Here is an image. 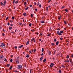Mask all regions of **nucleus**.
Returning <instances> with one entry per match:
<instances>
[{"label":"nucleus","instance_id":"423d86ee","mask_svg":"<svg viewBox=\"0 0 73 73\" xmlns=\"http://www.w3.org/2000/svg\"><path fill=\"white\" fill-rule=\"evenodd\" d=\"M6 2H7V1H6V0H5L4 2V3L3 4L4 6H5V4H6Z\"/></svg>","mask_w":73,"mask_h":73},{"label":"nucleus","instance_id":"6e6d98bb","mask_svg":"<svg viewBox=\"0 0 73 73\" xmlns=\"http://www.w3.org/2000/svg\"><path fill=\"white\" fill-rule=\"evenodd\" d=\"M10 62H12V59H11L10 60Z\"/></svg>","mask_w":73,"mask_h":73},{"label":"nucleus","instance_id":"6e6552de","mask_svg":"<svg viewBox=\"0 0 73 73\" xmlns=\"http://www.w3.org/2000/svg\"><path fill=\"white\" fill-rule=\"evenodd\" d=\"M42 59H43V56H42L40 58V61H42Z\"/></svg>","mask_w":73,"mask_h":73},{"label":"nucleus","instance_id":"f257e3e1","mask_svg":"<svg viewBox=\"0 0 73 73\" xmlns=\"http://www.w3.org/2000/svg\"><path fill=\"white\" fill-rule=\"evenodd\" d=\"M64 32V31H60H60H57L56 32V33L57 35H62L61 33H63Z\"/></svg>","mask_w":73,"mask_h":73},{"label":"nucleus","instance_id":"603ef678","mask_svg":"<svg viewBox=\"0 0 73 73\" xmlns=\"http://www.w3.org/2000/svg\"><path fill=\"white\" fill-rule=\"evenodd\" d=\"M15 0H13V4H14V3H15Z\"/></svg>","mask_w":73,"mask_h":73},{"label":"nucleus","instance_id":"0eeeda50","mask_svg":"<svg viewBox=\"0 0 73 73\" xmlns=\"http://www.w3.org/2000/svg\"><path fill=\"white\" fill-rule=\"evenodd\" d=\"M23 15H24V16L25 17L27 16V13H24L23 14Z\"/></svg>","mask_w":73,"mask_h":73},{"label":"nucleus","instance_id":"13d9d810","mask_svg":"<svg viewBox=\"0 0 73 73\" xmlns=\"http://www.w3.org/2000/svg\"><path fill=\"white\" fill-rule=\"evenodd\" d=\"M11 26V27L13 26V24H11L10 25Z\"/></svg>","mask_w":73,"mask_h":73},{"label":"nucleus","instance_id":"39448f33","mask_svg":"<svg viewBox=\"0 0 73 73\" xmlns=\"http://www.w3.org/2000/svg\"><path fill=\"white\" fill-rule=\"evenodd\" d=\"M0 58H1V59L3 58H4V56L2 55H1L0 56Z\"/></svg>","mask_w":73,"mask_h":73},{"label":"nucleus","instance_id":"bf43d9fd","mask_svg":"<svg viewBox=\"0 0 73 73\" xmlns=\"http://www.w3.org/2000/svg\"><path fill=\"white\" fill-rule=\"evenodd\" d=\"M2 35H3V36H5V34H4V33H2Z\"/></svg>","mask_w":73,"mask_h":73},{"label":"nucleus","instance_id":"8fccbe9b","mask_svg":"<svg viewBox=\"0 0 73 73\" xmlns=\"http://www.w3.org/2000/svg\"><path fill=\"white\" fill-rule=\"evenodd\" d=\"M51 45H52L53 46V45H54V43H51Z\"/></svg>","mask_w":73,"mask_h":73},{"label":"nucleus","instance_id":"774afa93","mask_svg":"<svg viewBox=\"0 0 73 73\" xmlns=\"http://www.w3.org/2000/svg\"><path fill=\"white\" fill-rule=\"evenodd\" d=\"M48 8H50V7H51V6H50L49 5L48 7Z\"/></svg>","mask_w":73,"mask_h":73},{"label":"nucleus","instance_id":"f3484780","mask_svg":"<svg viewBox=\"0 0 73 73\" xmlns=\"http://www.w3.org/2000/svg\"><path fill=\"white\" fill-rule=\"evenodd\" d=\"M29 8V7H27L26 8H25V10H27V9H28Z\"/></svg>","mask_w":73,"mask_h":73},{"label":"nucleus","instance_id":"bb28decb","mask_svg":"<svg viewBox=\"0 0 73 73\" xmlns=\"http://www.w3.org/2000/svg\"><path fill=\"white\" fill-rule=\"evenodd\" d=\"M51 54V51H50L49 52H48V54L49 55H50V54Z\"/></svg>","mask_w":73,"mask_h":73},{"label":"nucleus","instance_id":"864d4df0","mask_svg":"<svg viewBox=\"0 0 73 73\" xmlns=\"http://www.w3.org/2000/svg\"><path fill=\"white\" fill-rule=\"evenodd\" d=\"M17 46H15V49H17Z\"/></svg>","mask_w":73,"mask_h":73},{"label":"nucleus","instance_id":"1a4fd4ad","mask_svg":"<svg viewBox=\"0 0 73 73\" xmlns=\"http://www.w3.org/2000/svg\"><path fill=\"white\" fill-rule=\"evenodd\" d=\"M23 45H21L20 46H19L18 48H22V47H23Z\"/></svg>","mask_w":73,"mask_h":73},{"label":"nucleus","instance_id":"3c124183","mask_svg":"<svg viewBox=\"0 0 73 73\" xmlns=\"http://www.w3.org/2000/svg\"><path fill=\"white\" fill-rule=\"evenodd\" d=\"M7 25H9V23L8 22L7 23Z\"/></svg>","mask_w":73,"mask_h":73},{"label":"nucleus","instance_id":"5fc2aeb1","mask_svg":"<svg viewBox=\"0 0 73 73\" xmlns=\"http://www.w3.org/2000/svg\"><path fill=\"white\" fill-rule=\"evenodd\" d=\"M39 7H41V5H39Z\"/></svg>","mask_w":73,"mask_h":73},{"label":"nucleus","instance_id":"9b49d317","mask_svg":"<svg viewBox=\"0 0 73 73\" xmlns=\"http://www.w3.org/2000/svg\"><path fill=\"white\" fill-rule=\"evenodd\" d=\"M58 41L57 42H56V45H58Z\"/></svg>","mask_w":73,"mask_h":73},{"label":"nucleus","instance_id":"a878e982","mask_svg":"<svg viewBox=\"0 0 73 73\" xmlns=\"http://www.w3.org/2000/svg\"><path fill=\"white\" fill-rule=\"evenodd\" d=\"M61 66L62 67V68H65V66H64L63 65H61Z\"/></svg>","mask_w":73,"mask_h":73},{"label":"nucleus","instance_id":"f704fd0d","mask_svg":"<svg viewBox=\"0 0 73 73\" xmlns=\"http://www.w3.org/2000/svg\"><path fill=\"white\" fill-rule=\"evenodd\" d=\"M12 27H10L9 28V29L11 30V29H12Z\"/></svg>","mask_w":73,"mask_h":73},{"label":"nucleus","instance_id":"c9c22d12","mask_svg":"<svg viewBox=\"0 0 73 73\" xmlns=\"http://www.w3.org/2000/svg\"><path fill=\"white\" fill-rule=\"evenodd\" d=\"M55 53H56V51H55L54 52V53H53V55H54V54H55Z\"/></svg>","mask_w":73,"mask_h":73},{"label":"nucleus","instance_id":"49530a36","mask_svg":"<svg viewBox=\"0 0 73 73\" xmlns=\"http://www.w3.org/2000/svg\"><path fill=\"white\" fill-rule=\"evenodd\" d=\"M8 17H7L6 19V20H8Z\"/></svg>","mask_w":73,"mask_h":73},{"label":"nucleus","instance_id":"37998d69","mask_svg":"<svg viewBox=\"0 0 73 73\" xmlns=\"http://www.w3.org/2000/svg\"><path fill=\"white\" fill-rule=\"evenodd\" d=\"M35 11H37V9L36 8L35 9Z\"/></svg>","mask_w":73,"mask_h":73},{"label":"nucleus","instance_id":"dca6fc26","mask_svg":"<svg viewBox=\"0 0 73 73\" xmlns=\"http://www.w3.org/2000/svg\"><path fill=\"white\" fill-rule=\"evenodd\" d=\"M26 57H27V58L29 57V55L28 54V55H26Z\"/></svg>","mask_w":73,"mask_h":73},{"label":"nucleus","instance_id":"aec40b11","mask_svg":"<svg viewBox=\"0 0 73 73\" xmlns=\"http://www.w3.org/2000/svg\"><path fill=\"white\" fill-rule=\"evenodd\" d=\"M39 5V2H37L36 3V5L37 6H38V5Z\"/></svg>","mask_w":73,"mask_h":73},{"label":"nucleus","instance_id":"6ab92c4d","mask_svg":"<svg viewBox=\"0 0 73 73\" xmlns=\"http://www.w3.org/2000/svg\"><path fill=\"white\" fill-rule=\"evenodd\" d=\"M46 58H44L43 60V62H44L45 61H46Z\"/></svg>","mask_w":73,"mask_h":73},{"label":"nucleus","instance_id":"20e7f679","mask_svg":"<svg viewBox=\"0 0 73 73\" xmlns=\"http://www.w3.org/2000/svg\"><path fill=\"white\" fill-rule=\"evenodd\" d=\"M54 65V64L53 63H51L50 64V66H51V67H52Z\"/></svg>","mask_w":73,"mask_h":73},{"label":"nucleus","instance_id":"b1692460","mask_svg":"<svg viewBox=\"0 0 73 73\" xmlns=\"http://www.w3.org/2000/svg\"><path fill=\"white\" fill-rule=\"evenodd\" d=\"M29 25L30 27H31V26H32V23H29Z\"/></svg>","mask_w":73,"mask_h":73},{"label":"nucleus","instance_id":"680f3d73","mask_svg":"<svg viewBox=\"0 0 73 73\" xmlns=\"http://www.w3.org/2000/svg\"><path fill=\"white\" fill-rule=\"evenodd\" d=\"M64 8V6H62V7H61V9H62V8Z\"/></svg>","mask_w":73,"mask_h":73},{"label":"nucleus","instance_id":"7ed1b4c3","mask_svg":"<svg viewBox=\"0 0 73 73\" xmlns=\"http://www.w3.org/2000/svg\"><path fill=\"white\" fill-rule=\"evenodd\" d=\"M1 45H0V46H5V45L3 43H1Z\"/></svg>","mask_w":73,"mask_h":73},{"label":"nucleus","instance_id":"c756f323","mask_svg":"<svg viewBox=\"0 0 73 73\" xmlns=\"http://www.w3.org/2000/svg\"><path fill=\"white\" fill-rule=\"evenodd\" d=\"M59 73H61V70H59Z\"/></svg>","mask_w":73,"mask_h":73},{"label":"nucleus","instance_id":"393cba45","mask_svg":"<svg viewBox=\"0 0 73 73\" xmlns=\"http://www.w3.org/2000/svg\"><path fill=\"white\" fill-rule=\"evenodd\" d=\"M43 51H44V48H42V52H43Z\"/></svg>","mask_w":73,"mask_h":73},{"label":"nucleus","instance_id":"4468645a","mask_svg":"<svg viewBox=\"0 0 73 73\" xmlns=\"http://www.w3.org/2000/svg\"><path fill=\"white\" fill-rule=\"evenodd\" d=\"M69 61H70V62H72V59H71L70 58L69 59Z\"/></svg>","mask_w":73,"mask_h":73},{"label":"nucleus","instance_id":"0e129e2a","mask_svg":"<svg viewBox=\"0 0 73 73\" xmlns=\"http://www.w3.org/2000/svg\"><path fill=\"white\" fill-rule=\"evenodd\" d=\"M30 7H32V5H30Z\"/></svg>","mask_w":73,"mask_h":73},{"label":"nucleus","instance_id":"a211bd4d","mask_svg":"<svg viewBox=\"0 0 73 73\" xmlns=\"http://www.w3.org/2000/svg\"><path fill=\"white\" fill-rule=\"evenodd\" d=\"M6 65L8 67H9V66L10 65V64H7Z\"/></svg>","mask_w":73,"mask_h":73},{"label":"nucleus","instance_id":"e2e57ef3","mask_svg":"<svg viewBox=\"0 0 73 73\" xmlns=\"http://www.w3.org/2000/svg\"><path fill=\"white\" fill-rule=\"evenodd\" d=\"M51 1V0H49V1H48V3H49L50 2V1Z\"/></svg>","mask_w":73,"mask_h":73},{"label":"nucleus","instance_id":"58836bf2","mask_svg":"<svg viewBox=\"0 0 73 73\" xmlns=\"http://www.w3.org/2000/svg\"><path fill=\"white\" fill-rule=\"evenodd\" d=\"M64 23L65 24H66V21H64Z\"/></svg>","mask_w":73,"mask_h":73},{"label":"nucleus","instance_id":"c85d7f7f","mask_svg":"<svg viewBox=\"0 0 73 73\" xmlns=\"http://www.w3.org/2000/svg\"><path fill=\"white\" fill-rule=\"evenodd\" d=\"M12 66H11L10 67V68H9V70H11V69H12Z\"/></svg>","mask_w":73,"mask_h":73},{"label":"nucleus","instance_id":"9d476101","mask_svg":"<svg viewBox=\"0 0 73 73\" xmlns=\"http://www.w3.org/2000/svg\"><path fill=\"white\" fill-rule=\"evenodd\" d=\"M41 23L43 24V23H45V22L44 21H41Z\"/></svg>","mask_w":73,"mask_h":73},{"label":"nucleus","instance_id":"72a5a7b5","mask_svg":"<svg viewBox=\"0 0 73 73\" xmlns=\"http://www.w3.org/2000/svg\"><path fill=\"white\" fill-rule=\"evenodd\" d=\"M26 4H27V2H24V5H25Z\"/></svg>","mask_w":73,"mask_h":73},{"label":"nucleus","instance_id":"4be33fe9","mask_svg":"<svg viewBox=\"0 0 73 73\" xmlns=\"http://www.w3.org/2000/svg\"><path fill=\"white\" fill-rule=\"evenodd\" d=\"M48 7H46V11L47 12V11H48Z\"/></svg>","mask_w":73,"mask_h":73},{"label":"nucleus","instance_id":"79ce46f5","mask_svg":"<svg viewBox=\"0 0 73 73\" xmlns=\"http://www.w3.org/2000/svg\"><path fill=\"white\" fill-rule=\"evenodd\" d=\"M71 57L72 58L73 57V54H72L71 55Z\"/></svg>","mask_w":73,"mask_h":73},{"label":"nucleus","instance_id":"ddd939ff","mask_svg":"<svg viewBox=\"0 0 73 73\" xmlns=\"http://www.w3.org/2000/svg\"><path fill=\"white\" fill-rule=\"evenodd\" d=\"M64 62H69V60H66L64 61Z\"/></svg>","mask_w":73,"mask_h":73},{"label":"nucleus","instance_id":"a19ab883","mask_svg":"<svg viewBox=\"0 0 73 73\" xmlns=\"http://www.w3.org/2000/svg\"><path fill=\"white\" fill-rule=\"evenodd\" d=\"M31 17H33V14L32 13L31 14Z\"/></svg>","mask_w":73,"mask_h":73},{"label":"nucleus","instance_id":"f03ea898","mask_svg":"<svg viewBox=\"0 0 73 73\" xmlns=\"http://www.w3.org/2000/svg\"><path fill=\"white\" fill-rule=\"evenodd\" d=\"M21 68H22V66L20 64L18 65V69H21Z\"/></svg>","mask_w":73,"mask_h":73},{"label":"nucleus","instance_id":"de8ad7c7","mask_svg":"<svg viewBox=\"0 0 73 73\" xmlns=\"http://www.w3.org/2000/svg\"><path fill=\"white\" fill-rule=\"evenodd\" d=\"M10 21L11 23H12V22H13V21H12V20H11Z\"/></svg>","mask_w":73,"mask_h":73},{"label":"nucleus","instance_id":"c03bdc74","mask_svg":"<svg viewBox=\"0 0 73 73\" xmlns=\"http://www.w3.org/2000/svg\"><path fill=\"white\" fill-rule=\"evenodd\" d=\"M15 19V17H12V19H13H13Z\"/></svg>","mask_w":73,"mask_h":73},{"label":"nucleus","instance_id":"ea45409f","mask_svg":"<svg viewBox=\"0 0 73 73\" xmlns=\"http://www.w3.org/2000/svg\"><path fill=\"white\" fill-rule=\"evenodd\" d=\"M4 59H5L4 61H7V60L6 59H5V58H4Z\"/></svg>","mask_w":73,"mask_h":73},{"label":"nucleus","instance_id":"2eb2a0df","mask_svg":"<svg viewBox=\"0 0 73 73\" xmlns=\"http://www.w3.org/2000/svg\"><path fill=\"white\" fill-rule=\"evenodd\" d=\"M58 20H60L61 19V17L60 16L58 17Z\"/></svg>","mask_w":73,"mask_h":73},{"label":"nucleus","instance_id":"412c9836","mask_svg":"<svg viewBox=\"0 0 73 73\" xmlns=\"http://www.w3.org/2000/svg\"><path fill=\"white\" fill-rule=\"evenodd\" d=\"M15 4H17V3H18V1H16L15 2Z\"/></svg>","mask_w":73,"mask_h":73},{"label":"nucleus","instance_id":"a18cd8bd","mask_svg":"<svg viewBox=\"0 0 73 73\" xmlns=\"http://www.w3.org/2000/svg\"><path fill=\"white\" fill-rule=\"evenodd\" d=\"M29 52L30 53H32V51L31 50L29 51Z\"/></svg>","mask_w":73,"mask_h":73},{"label":"nucleus","instance_id":"2f4dec72","mask_svg":"<svg viewBox=\"0 0 73 73\" xmlns=\"http://www.w3.org/2000/svg\"><path fill=\"white\" fill-rule=\"evenodd\" d=\"M16 63L17 64H19V61H18V60H17L16 61Z\"/></svg>","mask_w":73,"mask_h":73},{"label":"nucleus","instance_id":"4c0bfd02","mask_svg":"<svg viewBox=\"0 0 73 73\" xmlns=\"http://www.w3.org/2000/svg\"><path fill=\"white\" fill-rule=\"evenodd\" d=\"M50 34H48L47 35L48 36H50Z\"/></svg>","mask_w":73,"mask_h":73},{"label":"nucleus","instance_id":"7c9ffc66","mask_svg":"<svg viewBox=\"0 0 73 73\" xmlns=\"http://www.w3.org/2000/svg\"><path fill=\"white\" fill-rule=\"evenodd\" d=\"M35 40V38H33L31 39L32 41H34V40Z\"/></svg>","mask_w":73,"mask_h":73},{"label":"nucleus","instance_id":"cd10ccee","mask_svg":"<svg viewBox=\"0 0 73 73\" xmlns=\"http://www.w3.org/2000/svg\"><path fill=\"white\" fill-rule=\"evenodd\" d=\"M3 3L2 2H0V5H3Z\"/></svg>","mask_w":73,"mask_h":73},{"label":"nucleus","instance_id":"338daca9","mask_svg":"<svg viewBox=\"0 0 73 73\" xmlns=\"http://www.w3.org/2000/svg\"><path fill=\"white\" fill-rule=\"evenodd\" d=\"M43 55H44V54H43V53H42L41 54V56H43Z\"/></svg>","mask_w":73,"mask_h":73},{"label":"nucleus","instance_id":"f8f14e48","mask_svg":"<svg viewBox=\"0 0 73 73\" xmlns=\"http://www.w3.org/2000/svg\"><path fill=\"white\" fill-rule=\"evenodd\" d=\"M29 41H27L26 43V45H28V44H29Z\"/></svg>","mask_w":73,"mask_h":73},{"label":"nucleus","instance_id":"e433bc0d","mask_svg":"<svg viewBox=\"0 0 73 73\" xmlns=\"http://www.w3.org/2000/svg\"><path fill=\"white\" fill-rule=\"evenodd\" d=\"M36 49H34V52H36Z\"/></svg>","mask_w":73,"mask_h":73},{"label":"nucleus","instance_id":"5701e85b","mask_svg":"<svg viewBox=\"0 0 73 73\" xmlns=\"http://www.w3.org/2000/svg\"><path fill=\"white\" fill-rule=\"evenodd\" d=\"M67 58H69V55H67Z\"/></svg>","mask_w":73,"mask_h":73},{"label":"nucleus","instance_id":"09e8293b","mask_svg":"<svg viewBox=\"0 0 73 73\" xmlns=\"http://www.w3.org/2000/svg\"><path fill=\"white\" fill-rule=\"evenodd\" d=\"M54 41H56V38H54Z\"/></svg>","mask_w":73,"mask_h":73},{"label":"nucleus","instance_id":"4d7b16f0","mask_svg":"<svg viewBox=\"0 0 73 73\" xmlns=\"http://www.w3.org/2000/svg\"><path fill=\"white\" fill-rule=\"evenodd\" d=\"M60 40H62L63 39V38H60Z\"/></svg>","mask_w":73,"mask_h":73},{"label":"nucleus","instance_id":"69168bd1","mask_svg":"<svg viewBox=\"0 0 73 73\" xmlns=\"http://www.w3.org/2000/svg\"><path fill=\"white\" fill-rule=\"evenodd\" d=\"M19 57L18 56L17 58V60H18L19 59Z\"/></svg>","mask_w":73,"mask_h":73},{"label":"nucleus","instance_id":"052dcab7","mask_svg":"<svg viewBox=\"0 0 73 73\" xmlns=\"http://www.w3.org/2000/svg\"><path fill=\"white\" fill-rule=\"evenodd\" d=\"M34 5H36V3L34 2Z\"/></svg>","mask_w":73,"mask_h":73},{"label":"nucleus","instance_id":"473e14b6","mask_svg":"<svg viewBox=\"0 0 73 73\" xmlns=\"http://www.w3.org/2000/svg\"><path fill=\"white\" fill-rule=\"evenodd\" d=\"M65 11L66 12H68V10L66 9H65Z\"/></svg>","mask_w":73,"mask_h":73}]
</instances>
